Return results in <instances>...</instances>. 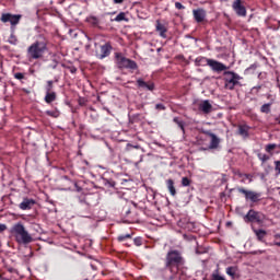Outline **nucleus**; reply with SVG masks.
I'll return each mask as SVG.
<instances>
[{
    "label": "nucleus",
    "mask_w": 280,
    "mask_h": 280,
    "mask_svg": "<svg viewBox=\"0 0 280 280\" xmlns=\"http://www.w3.org/2000/svg\"><path fill=\"white\" fill-rule=\"evenodd\" d=\"M164 266L166 270H170L171 272L170 278H166V280H174L178 273V270L185 266V258L183 257V253H180L178 249L168 250L164 259Z\"/></svg>",
    "instance_id": "obj_1"
},
{
    "label": "nucleus",
    "mask_w": 280,
    "mask_h": 280,
    "mask_svg": "<svg viewBox=\"0 0 280 280\" xmlns=\"http://www.w3.org/2000/svg\"><path fill=\"white\" fill-rule=\"evenodd\" d=\"M47 38L44 35L37 36L36 40L26 50L28 60H40L47 51Z\"/></svg>",
    "instance_id": "obj_2"
},
{
    "label": "nucleus",
    "mask_w": 280,
    "mask_h": 280,
    "mask_svg": "<svg viewBox=\"0 0 280 280\" xmlns=\"http://www.w3.org/2000/svg\"><path fill=\"white\" fill-rule=\"evenodd\" d=\"M12 233L14 234L15 242H18V244H23L24 246H27V244H32L34 242V238L32 237L30 232L25 230V225H23L22 223L14 224L12 226Z\"/></svg>",
    "instance_id": "obj_3"
},
{
    "label": "nucleus",
    "mask_w": 280,
    "mask_h": 280,
    "mask_svg": "<svg viewBox=\"0 0 280 280\" xmlns=\"http://www.w3.org/2000/svg\"><path fill=\"white\" fill-rule=\"evenodd\" d=\"M224 86L228 91H234L235 86L240 84L242 77L233 71H225L223 73Z\"/></svg>",
    "instance_id": "obj_4"
},
{
    "label": "nucleus",
    "mask_w": 280,
    "mask_h": 280,
    "mask_svg": "<svg viewBox=\"0 0 280 280\" xmlns=\"http://www.w3.org/2000/svg\"><path fill=\"white\" fill-rule=\"evenodd\" d=\"M115 60L118 69H139V66L135 60L126 58L121 52H115Z\"/></svg>",
    "instance_id": "obj_5"
},
{
    "label": "nucleus",
    "mask_w": 280,
    "mask_h": 280,
    "mask_svg": "<svg viewBox=\"0 0 280 280\" xmlns=\"http://www.w3.org/2000/svg\"><path fill=\"white\" fill-rule=\"evenodd\" d=\"M238 194H243L245 196V200H250V202H259L261 198V192H255L253 190H247L243 187L237 188Z\"/></svg>",
    "instance_id": "obj_6"
},
{
    "label": "nucleus",
    "mask_w": 280,
    "mask_h": 280,
    "mask_svg": "<svg viewBox=\"0 0 280 280\" xmlns=\"http://www.w3.org/2000/svg\"><path fill=\"white\" fill-rule=\"evenodd\" d=\"M208 67H210V69L212 71H214L215 73H222V71H226V69H229V67H226V65L215 60V59H210L208 60Z\"/></svg>",
    "instance_id": "obj_7"
},
{
    "label": "nucleus",
    "mask_w": 280,
    "mask_h": 280,
    "mask_svg": "<svg viewBox=\"0 0 280 280\" xmlns=\"http://www.w3.org/2000/svg\"><path fill=\"white\" fill-rule=\"evenodd\" d=\"M2 23H11V25H19L21 22V15H14L11 13H3L1 16Z\"/></svg>",
    "instance_id": "obj_8"
},
{
    "label": "nucleus",
    "mask_w": 280,
    "mask_h": 280,
    "mask_svg": "<svg viewBox=\"0 0 280 280\" xmlns=\"http://www.w3.org/2000/svg\"><path fill=\"white\" fill-rule=\"evenodd\" d=\"M207 137H210V144H209V149L210 150H218V148H220V138H218V136H215V133L211 132V131H205L203 132Z\"/></svg>",
    "instance_id": "obj_9"
},
{
    "label": "nucleus",
    "mask_w": 280,
    "mask_h": 280,
    "mask_svg": "<svg viewBox=\"0 0 280 280\" xmlns=\"http://www.w3.org/2000/svg\"><path fill=\"white\" fill-rule=\"evenodd\" d=\"M232 9L237 14V16H246V7L242 4V0H235L232 3Z\"/></svg>",
    "instance_id": "obj_10"
},
{
    "label": "nucleus",
    "mask_w": 280,
    "mask_h": 280,
    "mask_svg": "<svg viewBox=\"0 0 280 280\" xmlns=\"http://www.w3.org/2000/svg\"><path fill=\"white\" fill-rule=\"evenodd\" d=\"M112 51H113V46L110 45V43H106L105 45H102L101 54L98 55L100 60H104V58H108Z\"/></svg>",
    "instance_id": "obj_11"
},
{
    "label": "nucleus",
    "mask_w": 280,
    "mask_h": 280,
    "mask_svg": "<svg viewBox=\"0 0 280 280\" xmlns=\"http://www.w3.org/2000/svg\"><path fill=\"white\" fill-rule=\"evenodd\" d=\"M155 31L159 33L161 38H167V26H165V24L161 23V20H156Z\"/></svg>",
    "instance_id": "obj_12"
},
{
    "label": "nucleus",
    "mask_w": 280,
    "mask_h": 280,
    "mask_svg": "<svg viewBox=\"0 0 280 280\" xmlns=\"http://www.w3.org/2000/svg\"><path fill=\"white\" fill-rule=\"evenodd\" d=\"M137 86L138 89H144L145 91H154L155 89L154 82L152 81L145 82L143 81V79L137 80Z\"/></svg>",
    "instance_id": "obj_13"
},
{
    "label": "nucleus",
    "mask_w": 280,
    "mask_h": 280,
    "mask_svg": "<svg viewBox=\"0 0 280 280\" xmlns=\"http://www.w3.org/2000/svg\"><path fill=\"white\" fill-rule=\"evenodd\" d=\"M199 110H201V113H203V115H209V113L213 112V105H211L209 100L202 101L199 104Z\"/></svg>",
    "instance_id": "obj_14"
},
{
    "label": "nucleus",
    "mask_w": 280,
    "mask_h": 280,
    "mask_svg": "<svg viewBox=\"0 0 280 280\" xmlns=\"http://www.w3.org/2000/svg\"><path fill=\"white\" fill-rule=\"evenodd\" d=\"M34 205H36V200L24 198L23 201L19 205V207L22 211H30V209H32Z\"/></svg>",
    "instance_id": "obj_15"
},
{
    "label": "nucleus",
    "mask_w": 280,
    "mask_h": 280,
    "mask_svg": "<svg viewBox=\"0 0 280 280\" xmlns=\"http://www.w3.org/2000/svg\"><path fill=\"white\" fill-rule=\"evenodd\" d=\"M192 14L197 23H202V21H205V16H207V12H205V9L194 10Z\"/></svg>",
    "instance_id": "obj_16"
},
{
    "label": "nucleus",
    "mask_w": 280,
    "mask_h": 280,
    "mask_svg": "<svg viewBox=\"0 0 280 280\" xmlns=\"http://www.w3.org/2000/svg\"><path fill=\"white\" fill-rule=\"evenodd\" d=\"M225 272L231 279H240V269L237 266H230L225 269Z\"/></svg>",
    "instance_id": "obj_17"
},
{
    "label": "nucleus",
    "mask_w": 280,
    "mask_h": 280,
    "mask_svg": "<svg viewBox=\"0 0 280 280\" xmlns=\"http://www.w3.org/2000/svg\"><path fill=\"white\" fill-rule=\"evenodd\" d=\"M245 220L248 222H259V212L255 210H249L245 215Z\"/></svg>",
    "instance_id": "obj_18"
},
{
    "label": "nucleus",
    "mask_w": 280,
    "mask_h": 280,
    "mask_svg": "<svg viewBox=\"0 0 280 280\" xmlns=\"http://www.w3.org/2000/svg\"><path fill=\"white\" fill-rule=\"evenodd\" d=\"M56 100H58V94L56 92H46L44 97V102L46 104H52Z\"/></svg>",
    "instance_id": "obj_19"
},
{
    "label": "nucleus",
    "mask_w": 280,
    "mask_h": 280,
    "mask_svg": "<svg viewBox=\"0 0 280 280\" xmlns=\"http://www.w3.org/2000/svg\"><path fill=\"white\" fill-rule=\"evenodd\" d=\"M249 130H250V126H248V125H238V135L241 137L247 138Z\"/></svg>",
    "instance_id": "obj_20"
},
{
    "label": "nucleus",
    "mask_w": 280,
    "mask_h": 280,
    "mask_svg": "<svg viewBox=\"0 0 280 280\" xmlns=\"http://www.w3.org/2000/svg\"><path fill=\"white\" fill-rule=\"evenodd\" d=\"M209 60H211V59L206 58V57H197L195 59V63L197 67H207V66H209Z\"/></svg>",
    "instance_id": "obj_21"
},
{
    "label": "nucleus",
    "mask_w": 280,
    "mask_h": 280,
    "mask_svg": "<svg viewBox=\"0 0 280 280\" xmlns=\"http://www.w3.org/2000/svg\"><path fill=\"white\" fill-rule=\"evenodd\" d=\"M166 187L171 196H176V186H174V179H166Z\"/></svg>",
    "instance_id": "obj_22"
},
{
    "label": "nucleus",
    "mask_w": 280,
    "mask_h": 280,
    "mask_svg": "<svg viewBox=\"0 0 280 280\" xmlns=\"http://www.w3.org/2000/svg\"><path fill=\"white\" fill-rule=\"evenodd\" d=\"M86 22L92 25V27H100V19L95 15H90L86 18Z\"/></svg>",
    "instance_id": "obj_23"
},
{
    "label": "nucleus",
    "mask_w": 280,
    "mask_h": 280,
    "mask_svg": "<svg viewBox=\"0 0 280 280\" xmlns=\"http://www.w3.org/2000/svg\"><path fill=\"white\" fill-rule=\"evenodd\" d=\"M254 233L258 240V242H264L267 233L266 230H254Z\"/></svg>",
    "instance_id": "obj_24"
},
{
    "label": "nucleus",
    "mask_w": 280,
    "mask_h": 280,
    "mask_svg": "<svg viewBox=\"0 0 280 280\" xmlns=\"http://www.w3.org/2000/svg\"><path fill=\"white\" fill-rule=\"evenodd\" d=\"M45 93H56L54 91V81L52 80L46 81Z\"/></svg>",
    "instance_id": "obj_25"
},
{
    "label": "nucleus",
    "mask_w": 280,
    "mask_h": 280,
    "mask_svg": "<svg viewBox=\"0 0 280 280\" xmlns=\"http://www.w3.org/2000/svg\"><path fill=\"white\" fill-rule=\"evenodd\" d=\"M173 121L180 128L182 132H185V121L180 120L178 117H174Z\"/></svg>",
    "instance_id": "obj_26"
},
{
    "label": "nucleus",
    "mask_w": 280,
    "mask_h": 280,
    "mask_svg": "<svg viewBox=\"0 0 280 280\" xmlns=\"http://www.w3.org/2000/svg\"><path fill=\"white\" fill-rule=\"evenodd\" d=\"M114 21H116V23H121V21H126V23H128V18H126V13L125 12H120L115 19Z\"/></svg>",
    "instance_id": "obj_27"
},
{
    "label": "nucleus",
    "mask_w": 280,
    "mask_h": 280,
    "mask_svg": "<svg viewBox=\"0 0 280 280\" xmlns=\"http://www.w3.org/2000/svg\"><path fill=\"white\" fill-rule=\"evenodd\" d=\"M259 161H261V163H268V160L272 156V155H268L265 153H258L257 154Z\"/></svg>",
    "instance_id": "obj_28"
},
{
    "label": "nucleus",
    "mask_w": 280,
    "mask_h": 280,
    "mask_svg": "<svg viewBox=\"0 0 280 280\" xmlns=\"http://www.w3.org/2000/svg\"><path fill=\"white\" fill-rule=\"evenodd\" d=\"M127 240H132V234H121L117 237L118 242H126Z\"/></svg>",
    "instance_id": "obj_29"
},
{
    "label": "nucleus",
    "mask_w": 280,
    "mask_h": 280,
    "mask_svg": "<svg viewBox=\"0 0 280 280\" xmlns=\"http://www.w3.org/2000/svg\"><path fill=\"white\" fill-rule=\"evenodd\" d=\"M270 106H272L270 103L264 104L260 107V113H265L266 115H268V113H270Z\"/></svg>",
    "instance_id": "obj_30"
},
{
    "label": "nucleus",
    "mask_w": 280,
    "mask_h": 280,
    "mask_svg": "<svg viewBox=\"0 0 280 280\" xmlns=\"http://www.w3.org/2000/svg\"><path fill=\"white\" fill-rule=\"evenodd\" d=\"M46 115H48V117H54L55 119L60 117V112L58 110H46Z\"/></svg>",
    "instance_id": "obj_31"
},
{
    "label": "nucleus",
    "mask_w": 280,
    "mask_h": 280,
    "mask_svg": "<svg viewBox=\"0 0 280 280\" xmlns=\"http://www.w3.org/2000/svg\"><path fill=\"white\" fill-rule=\"evenodd\" d=\"M189 185H191V179H189V177H183L182 187H189Z\"/></svg>",
    "instance_id": "obj_32"
},
{
    "label": "nucleus",
    "mask_w": 280,
    "mask_h": 280,
    "mask_svg": "<svg viewBox=\"0 0 280 280\" xmlns=\"http://www.w3.org/2000/svg\"><path fill=\"white\" fill-rule=\"evenodd\" d=\"M135 246H143V238L141 236H138L133 238Z\"/></svg>",
    "instance_id": "obj_33"
},
{
    "label": "nucleus",
    "mask_w": 280,
    "mask_h": 280,
    "mask_svg": "<svg viewBox=\"0 0 280 280\" xmlns=\"http://www.w3.org/2000/svg\"><path fill=\"white\" fill-rule=\"evenodd\" d=\"M14 78H15V80H25V73L15 72Z\"/></svg>",
    "instance_id": "obj_34"
},
{
    "label": "nucleus",
    "mask_w": 280,
    "mask_h": 280,
    "mask_svg": "<svg viewBox=\"0 0 280 280\" xmlns=\"http://www.w3.org/2000/svg\"><path fill=\"white\" fill-rule=\"evenodd\" d=\"M238 176H240V178H247V179H249V183H250V178H253V176H250V174H244V173H238Z\"/></svg>",
    "instance_id": "obj_35"
},
{
    "label": "nucleus",
    "mask_w": 280,
    "mask_h": 280,
    "mask_svg": "<svg viewBox=\"0 0 280 280\" xmlns=\"http://www.w3.org/2000/svg\"><path fill=\"white\" fill-rule=\"evenodd\" d=\"M275 171L277 174H280V160L275 161Z\"/></svg>",
    "instance_id": "obj_36"
},
{
    "label": "nucleus",
    "mask_w": 280,
    "mask_h": 280,
    "mask_svg": "<svg viewBox=\"0 0 280 280\" xmlns=\"http://www.w3.org/2000/svg\"><path fill=\"white\" fill-rule=\"evenodd\" d=\"M9 43L11 45H16V36H14L13 34L10 36Z\"/></svg>",
    "instance_id": "obj_37"
},
{
    "label": "nucleus",
    "mask_w": 280,
    "mask_h": 280,
    "mask_svg": "<svg viewBox=\"0 0 280 280\" xmlns=\"http://www.w3.org/2000/svg\"><path fill=\"white\" fill-rule=\"evenodd\" d=\"M155 109H156V110H165L166 107H165V105L159 103V104L155 105Z\"/></svg>",
    "instance_id": "obj_38"
},
{
    "label": "nucleus",
    "mask_w": 280,
    "mask_h": 280,
    "mask_svg": "<svg viewBox=\"0 0 280 280\" xmlns=\"http://www.w3.org/2000/svg\"><path fill=\"white\" fill-rule=\"evenodd\" d=\"M275 245L280 247V234L275 235Z\"/></svg>",
    "instance_id": "obj_39"
},
{
    "label": "nucleus",
    "mask_w": 280,
    "mask_h": 280,
    "mask_svg": "<svg viewBox=\"0 0 280 280\" xmlns=\"http://www.w3.org/2000/svg\"><path fill=\"white\" fill-rule=\"evenodd\" d=\"M175 8L177 10H185V5H183V3H180V2H175Z\"/></svg>",
    "instance_id": "obj_40"
},
{
    "label": "nucleus",
    "mask_w": 280,
    "mask_h": 280,
    "mask_svg": "<svg viewBox=\"0 0 280 280\" xmlns=\"http://www.w3.org/2000/svg\"><path fill=\"white\" fill-rule=\"evenodd\" d=\"M8 230V225L0 223V233H3V231Z\"/></svg>",
    "instance_id": "obj_41"
},
{
    "label": "nucleus",
    "mask_w": 280,
    "mask_h": 280,
    "mask_svg": "<svg viewBox=\"0 0 280 280\" xmlns=\"http://www.w3.org/2000/svg\"><path fill=\"white\" fill-rule=\"evenodd\" d=\"M69 71H70V73H78V68L72 66L69 68Z\"/></svg>",
    "instance_id": "obj_42"
},
{
    "label": "nucleus",
    "mask_w": 280,
    "mask_h": 280,
    "mask_svg": "<svg viewBox=\"0 0 280 280\" xmlns=\"http://www.w3.org/2000/svg\"><path fill=\"white\" fill-rule=\"evenodd\" d=\"M249 69H257V65H252L249 68H247V70H249Z\"/></svg>",
    "instance_id": "obj_43"
},
{
    "label": "nucleus",
    "mask_w": 280,
    "mask_h": 280,
    "mask_svg": "<svg viewBox=\"0 0 280 280\" xmlns=\"http://www.w3.org/2000/svg\"><path fill=\"white\" fill-rule=\"evenodd\" d=\"M91 268L92 270H97V266H95V264H91Z\"/></svg>",
    "instance_id": "obj_44"
},
{
    "label": "nucleus",
    "mask_w": 280,
    "mask_h": 280,
    "mask_svg": "<svg viewBox=\"0 0 280 280\" xmlns=\"http://www.w3.org/2000/svg\"><path fill=\"white\" fill-rule=\"evenodd\" d=\"M125 246H128V248H130V247L132 246V244L126 242V243H125Z\"/></svg>",
    "instance_id": "obj_45"
},
{
    "label": "nucleus",
    "mask_w": 280,
    "mask_h": 280,
    "mask_svg": "<svg viewBox=\"0 0 280 280\" xmlns=\"http://www.w3.org/2000/svg\"><path fill=\"white\" fill-rule=\"evenodd\" d=\"M124 0H114V3H121Z\"/></svg>",
    "instance_id": "obj_46"
},
{
    "label": "nucleus",
    "mask_w": 280,
    "mask_h": 280,
    "mask_svg": "<svg viewBox=\"0 0 280 280\" xmlns=\"http://www.w3.org/2000/svg\"><path fill=\"white\" fill-rule=\"evenodd\" d=\"M109 185L110 187H115V182H112Z\"/></svg>",
    "instance_id": "obj_47"
},
{
    "label": "nucleus",
    "mask_w": 280,
    "mask_h": 280,
    "mask_svg": "<svg viewBox=\"0 0 280 280\" xmlns=\"http://www.w3.org/2000/svg\"><path fill=\"white\" fill-rule=\"evenodd\" d=\"M276 120H277V122H278V124H279V126H280V119H279V118H277Z\"/></svg>",
    "instance_id": "obj_48"
},
{
    "label": "nucleus",
    "mask_w": 280,
    "mask_h": 280,
    "mask_svg": "<svg viewBox=\"0 0 280 280\" xmlns=\"http://www.w3.org/2000/svg\"><path fill=\"white\" fill-rule=\"evenodd\" d=\"M133 148H135L136 150H139V145H135Z\"/></svg>",
    "instance_id": "obj_49"
},
{
    "label": "nucleus",
    "mask_w": 280,
    "mask_h": 280,
    "mask_svg": "<svg viewBox=\"0 0 280 280\" xmlns=\"http://www.w3.org/2000/svg\"><path fill=\"white\" fill-rule=\"evenodd\" d=\"M102 275H103V276H106V272L102 271Z\"/></svg>",
    "instance_id": "obj_50"
},
{
    "label": "nucleus",
    "mask_w": 280,
    "mask_h": 280,
    "mask_svg": "<svg viewBox=\"0 0 280 280\" xmlns=\"http://www.w3.org/2000/svg\"><path fill=\"white\" fill-rule=\"evenodd\" d=\"M52 69H56V65H55V66H52Z\"/></svg>",
    "instance_id": "obj_51"
},
{
    "label": "nucleus",
    "mask_w": 280,
    "mask_h": 280,
    "mask_svg": "<svg viewBox=\"0 0 280 280\" xmlns=\"http://www.w3.org/2000/svg\"><path fill=\"white\" fill-rule=\"evenodd\" d=\"M257 89H261V86H258Z\"/></svg>",
    "instance_id": "obj_52"
},
{
    "label": "nucleus",
    "mask_w": 280,
    "mask_h": 280,
    "mask_svg": "<svg viewBox=\"0 0 280 280\" xmlns=\"http://www.w3.org/2000/svg\"><path fill=\"white\" fill-rule=\"evenodd\" d=\"M257 89H261V86H258Z\"/></svg>",
    "instance_id": "obj_53"
}]
</instances>
